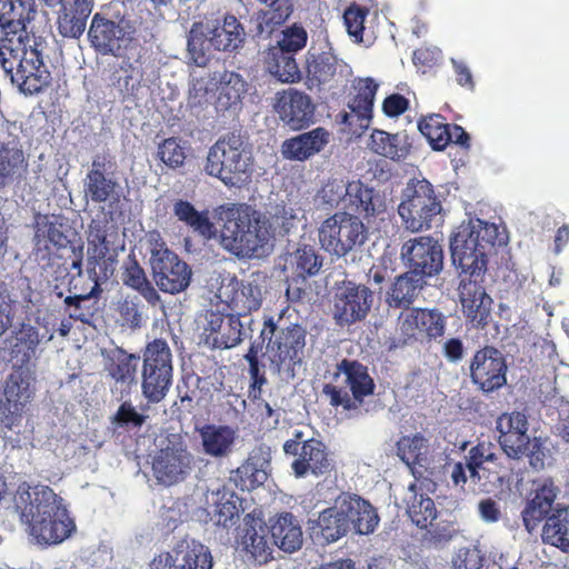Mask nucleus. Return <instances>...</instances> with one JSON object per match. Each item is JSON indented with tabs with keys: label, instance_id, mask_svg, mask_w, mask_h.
<instances>
[{
	"label": "nucleus",
	"instance_id": "nucleus-1",
	"mask_svg": "<svg viewBox=\"0 0 569 569\" xmlns=\"http://www.w3.org/2000/svg\"><path fill=\"white\" fill-rule=\"evenodd\" d=\"M223 222L220 246L240 258H260L269 254L277 236L289 233L300 221V209L292 204L269 203L264 213L249 206L228 203L217 210Z\"/></svg>",
	"mask_w": 569,
	"mask_h": 569
},
{
	"label": "nucleus",
	"instance_id": "nucleus-2",
	"mask_svg": "<svg viewBox=\"0 0 569 569\" xmlns=\"http://www.w3.org/2000/svg\"><path fill=\"white\" fill-rule=\"evenodd\" d=\"M34 14V0H0V64L28 94L39 92L49 81L39 46L27 33Z\"/></svg>",
	"mask_w": 569,
	"mask_h": 569
},
{
	"label": "nucleus",
	"instance_id": "nucleus-3",
	"mask_svg": "<svg viewBox=\"0 0 569 569\" xmlns=\"http://www.w3.org/2000/svg\"><path fill=\"white\" fill-rule=\"evenodd\" d=\"M14 507L37 545H60L77 529L63 499L48 486L21 483L14 495Z\"/></svg>",
	"mask_w": 569,
	"mask_h": 569
},
{
	"label": "nucleus",
	"instance_id": "nucleus-4",
	"mask_svg": "<svg viewBox=\"0 0 569 569\" xmlns=\"http://www.w3.org/2000/svg\"><path fill=\"white\" fill-rule=\"evenodd\" d=\"M498 228L480 219L461 223L450 240L452 264L461 273L478 277L487 269L488 258L497 253Z\"/></svg>",
	"mask_w": 569,
	"mask_h": 569
},
{
	"label": "nucleus",
	"instance_id": "nucleus-5",
	"mask_svg": "<svg viewBox=\"0 0 569 569\" xmlns=\"http://www.w3.org/2000/svg\"><path fill=\"white\" fill-rule=\"evenodd\" d=\"M252 164L249 144L240 133L231 132L209 149L203 170L227 187H241L250 180Z\"/></svg>",
	"mask_w": 569,
	"mask_h": 569
},
{
	"label": "nucleus",
	"instance_id": "nucleus-6",
	"mask_svg": "<svg viewBox=\"0 0 569 569\" xmlns=\"http://www.w3.org/2000/svg\"><path fill=\"white\" fill-rule=\"evenodd\" d=\"M375 387L366 366L343 359L336 366L331 380L325 383L321 393L330 406L340 407L352 418L360 415L365 398L373 393Z\"/></svg>",
	"mask_w": 569,
	"mask_h": 569
},
{
	"label": "nucleus",
	"instance_id": "nucleus-7",
	"mask_svg": "<svg viewBox=\"0 0 569 569\" xmlns=\"http://www.w3.org/2000/svg\"><path fill=\"white\" fill-rule=\"evenodd\" d=\"M442 211L433 186L425 178H411L400 192L397 212L401 227L418 233L429 230Z\"/></svg>",
	"mask_w": 569,
	"mask_h": 569
},
{
	"label": "nucleus",
	"instance_id": "nucleus-8",
	"mask_svg": "<svg viewBox=\"0 0 569 569\" xmlns=\"http://www.w3.org/2000/svg\"><path fill=\"white\" fill-rule=\"evenodd\" d=\"M147 243L151 276L157 288L170 295L186 291L192 278L189 264L167 247L158 232H149Z\"/></svg>",
	"mask_w": 569,
	"mask_h": 569
},
{
	"label": "nucleus",
	"instance_id": "nucleus-9",
	"mask_svg": "<svg viewBox=\"0 0 569 569\" xmlns=\"http://www.w3.org/2000/svg\"><path fill=\"white\" fill-rule=\"evenodd\" d=\"M157 448L152 458V473L159 483L172 486L184 481L191 475L194 456L188 449L182 435L168 433L159 437Z\"/></svg>",
	"mask_w": 569,
	"mask_h": 569
},
{
	"label": "nucleus",
	"instance_id": "nucleus-10",
	"mask_svg": "<svg viewBox=\"0 0 569 569\" xmlns=\"http://www.w3.org/2000/svg\"><path fill=\"white\" fill-rule=\"evenodd\" d=\"M173 380L172 352L166 340L154 339L146 346L141 370V393L148 403H159Z\"/></svg>",
	"mask_w": 569,
	"mask_h": 569
},
{
	"label": "nucleus",
	"instance_id": "nucleus-11",
	"mask_svg": "<svg viewBox=\"0 0 569 569\" xmlns=\"http://www.w3.org/2000/svg\"><path fill=\"white\" fill-rule=\"evenodd\" d=\"M367 240V230L357 216L337 212L327 218L319 228L321 247L337 257L346 256Z\"/></svg>",
	"mask_w": 569,
	"mask_h": 569
},
{
	"label": "nucleus",
	"instance_id": "nucleus-12",
	"mask_svg": "<svg viewBox=\"0 0 569 569\" xmlns=\"http://www.w3.org/2000/svg\"><path fill=\"white\" fill-rule=\"evenodd\" d=\"M400 258L410 271L432 277L443 267V250L431 236H418L406 240L400 249Z\"/></svg>",
	"mask_w": 569,
	"mask_h": 569
},
{
	"label": "nucleus",
	"instance_id": "nucleus-13",
	"mask_svg": "<svg viewBox=\"0 0 569 569\" xmlns=\"http://www.w3.org/2000/svg\"><path fill=\"white\" fill-rule=\"evenodd\" d=\"M130 23L118 10L111 16L108 12H97L91 20L88 39L91 46L101 54H117L123 47Z\"/></svg>",
	"mask_w": 569,
	"mask_h": 569
},
{
	"label": "nucleus",
	"instance_id": "nucleus-14",
	"mask_svg": "<svg viewBox=\"0 0 569 569\" xmlns=\"http://www.w3.org/2000/svg\"><path fill=\"white\" fill-rule=\"evenodd\" d=\"M373 303V292L363 284L343 282L337 288L333 301V317L340 326L362 321Z\"/></svg>",
	"mask_w": 569,
	"mask_h": 569
},
{
	"label": "nucleus",
	"instance_id": "nucleus-15",
	"mask_svg": "<svg viewBox=\"0 0 569 569\" xmlns=\"http://www.w3.org/2000/svg\"><path fill=\"white\" fill-rule=\"evenodd\" d=\"M271 337L267 346L269 359L273 370L279 373L283 368H290L300 361V353L305 348V331L298 327H288L277 330L270 326Z\"/></svg>",
	"mask_w": 569,
	"mask_h": 569
},
{
	"label": "nucleus",
	"instance_id": "nucleus-16",
	"mask_svg": "<svg viewBox=\"0 0 569 569\" xmlns=\"http://www.w3.org/2000/svg\"><path fill=\"white\" fill-rule=\"evenodd\" d=\"M30 375L22 368L13 370L6 379L3 398L0 399L1 422L12 429L31 399Z\"/></svg>",
	"mask_w": 569,
	"mask_h": 569
},
{
	"label": "nucleus",
	"instance_id": "nucleus-17",
	"mask_svg": "<svg viewBox=\"0 0 569 569\" xmlns=\"http://www.w3.org/2000/svg\"><path fill=\"white\" fill-rule=\"evenodd\" d=\"M176 558L169 553L159 555L151 562V569H211L212 556L209 548L196 540H183L174 548Z\"/></svg>",
	"mask_w": 569,
	"mask_h": 569
},
{
	"label": "nucleus",
	"instance_id": "nucleus-18",
	"mask_svg": "<svg viewBox=\"0 0 569 569\" xmlns=\"http://www.w3.org/2000/svg\"><path fill=\"white\" fill-rule=\"evenodd\" d=\"M559 492V487L550 478L536 483L521 511L523 526L529 533H532L553 511Z\"/></svg>",
	"mask_w": 569,
	"mask_h": 569
},
{
	"label": "nucleus",
	"instance_id": "nucleus-19",
	"mask_svg": "<svg viewBox=\"0 0 569 569\" xmlns=\"http://www.w3.org/2000/svg\"><path fill=\"white\" fill-rule=\"evenodd\" d=\"M206 512L210 521L224 529L239 519L238 497L220 483H212L204 493Z\"/></svg>",
	"mask_w": 569,
	"mask_h": 569
},
{
	"label": "nucleus",
	"instance_id": "nucleus-20",
	"mask_svg": "<svg viewBox=\"0 0 569 569\" xmlns=\"http://www.w3.org/2000/svg\"><path fill=\"white\" fill-rule=\"evenodd\" d=\"M527 417L520 412L500 415V448L513 459L529 456L530 439Z\"/></svg>",
	"mask_w": 569,
	"mask_h": 569
},
{
	"label": "nucleus",
	"instance_id": "nucleus-21",
	"mask_svg": "<svg viewBox=\"0 0 569 569\" xmlns=\"http://www.w3.org/2000/svg\"><path fill=\"white\" fill-rule=\"evenodd\" d=\"M356 94L348 103L349 112L342 121L350 128H367L372 114L373 100L378 84L371 78L357 79L353 84Z\"/></svg>",
	"mask_w": 569,
	"mask_h": 569
},
{
	"label": "nucleus",
	"instance_id": "nucleus-22",
	"mask_svg": "<svg viewBox=\"0 0 569 569\" xmlns=\"http://www.w3.org/2000/svg\"><path fill=\"white\" fill-rule=\"evenodd\" d=\"M276 110L282 121L298 130L312 121L313 106L303 92L289 89L279 94Z\"/></svg>",
	"mask_w": 569,
	"mask_h": 569
},
{
	"label": "nucleus",
	"instance_id": "nucleus-23",
	"mask_svg": "<svg viewBox=\"0 0 569 569\" xmlns=\"http://www.w3.org/2000/svg\"><path fill=\"white\" fill-rule=\"evenodd\" d=\"M289 456L293 457L291 468L297 478H303L308 475L318 477L331 469L327 448L317 439H311V442L302 445L297 453H290Z\"/></svg>",
	"mask_w": 569,
	"mask_h": 569
},
{
	"label": "nucleus",
	"instance_id": "nucleus-24",
	"mask_svg": "<svg viewBox=\"0 0 569 569\" xmlns=\"http://www.w3.org/2000/svg\"><path fill=\"white\" fill-rule=\"evenodd\" d=\"M202 451L214 459L229 457L237 445L238 431L227 425L207 423L197 428Z\"/></svg>",
	"mask_w": 569,
	"mask_h": 569
},
{
	"label": "nucleus",
	"instance_id": "nucleus-25",
	"mask_svg": "<svg viewBox=\"0 0 569 569\" xmlns=\"http://www.w3.org/2000/svg\"><path fill=\"white\" fill-rule=\"evenodd\" d=\"M345 506L346 502L342 492L335 499L333 506L319 513L312 530L317 537H320L323 540V542H336L350 530L349 518L345 511Z\"/></svg>",
	"mask_w": 569,
	"mask_h": 569
},
{
	"label": "nucleus",
	"instance_id": "nucleus-26",
	"mask_svg": "<svg viewBox=\"0 0 569 569\" xmlns=\"http://www.w3.org/2000/svg\"><path fill=\"white\" fill-rule=\"evenodd\" d=\"M270 460L269 449L262 446L254 448L247 460L232 471L230 480L241 490H252L262 485L267 476Z\"/></svg>",
	"mask_w": 569,
	"mask_h": 569
},
{
	"label": "nucleus",
	"instance_id": "nucleus-27",
	"mask_svg": "<svg viewBox=\"0 0 569 569\" xmlns=\"http://www.w3.org/2000/svg\"><path fill=\"white\" fill-rule=\"evenodd\" d=\"M425 284L422 274L408 270L395 278L386 292V303L390 308L408 309L421 295Z\"/></svg>",
	"mask_w": 569,
	"mask_h": 569
},
{
	"label": "nucleus",
	"instance_id": "nucleus-28",
	"mask_svg": "<svg viewBox=\"0 0 569 569\" xmlns=\"http://www.w3.org/2000/svg\"><path fill=\"white\" fill-rule=\"evenodd\" d=\"M345 68L337 57L330 51L320 53L308 52L307 72L309 88H320L321 86L331 84L337 80L338 74Z\"/></svg>",
	"mask_w": 569,
	"mask_h": 569
},
{
	"label": "nucleus",
	"instance_id": "nucleus-29",
	"mask_svg": "<svg viewBox=\"0 0 569 569\" xmlns=\"http://www.w3.org/2000/svg\"><path fill=\"white\" fill-rule=\"evenodd\" d=\"M541 541L569 553V506L557 503L541 528Z\"/></svg>",
	"mask_w": 569,
	"mask_h": 569
},
{
	"label": "nucleus",
	"instance_id": "nucleus-30",
	"mask_svg": "<svg viewBox=\"0 0 569 569\" xmlns=\"http://www.w3.org/2000/svg\"><path fill=\"white\" fill-rule=\"evenodd\" d=\"M329 142V132L323 128H316L288 139L282 144V154L290 160L303 161L320 152Z\"/></svg>",
	"mask_w": 569,
	"mask_h": 569
},
{
	"label": "nucleus",
	"instance_id": "nucleus-31",
	"mask_svg": "<svg viewBox=\"0 0 569 569\" xmlns=\"http://www.w3.org/2000/svg\"><path fill=\"white\" fill-rule=\"evenodd\" d=\"M351 207L360 211L368 223L371 219L380 218L385 220L388 209V200L386 194L373 190L361 183L360 181H351Z\"/></svg>",
	"mask_w": 569,
	"mask_h": 569
},
{
	"label": "nucleus",
	"instance_id": "nucleus-32",
	"mask_svg": "<svg viewBox=\"0 0 569 569\" xmlns=\"http://www.w3.org/2000/svg\"><path fill=\"white\" fill-rule=\"evenodd\" d=\"M343 499L345 511L349 518V529L352 527L359 535L372 533L380 519L371 503L349 492H343Z\"/></svg>",
	"mask_w": 569,
	"mask_h": 569
},
{
	"label": "nucleus",
	"instance_id": "nucleus-33",
	"mask_svg": "<svg viewBox=\"0 0 569 569\" xmlns=\"http://www.w3.org/2000/svg\"><path fill=\"white\" fill-rule=\"evenodd\" d=\"M270 533L273 545L284 552H295L303 543V533L299 520L289 512L279 515L271 523Z\"/></svg>",
	"mask_w": 569,
	"mask_h": 569
},
{
	"label": "nucleus",
	"instance_id": "nucleus-34",
	"mask_svg": "<svg viewBox=\"0 0 569 569\" xmlns=\"http://www.w3.org/2000/svg\"><path fill=\"white\" fill-rule=\"evenodd\" d=\"M204 21L207 31L213 37L214 49L218 51H234L243 46L246 32L234 16H226L222 27L217 20L204 19Z\"/></svg>",
	"mask_w": 569,
	"mask_h": 569
},
{
	"label": "nucleus",
	"instance_id": "nucleus-35",
	"mask_svg": "<svg viewBox=\"0 0 569 569\" xmlns=\"http://www.w3.org/2000/svg\"><path fill=\"white\" fill-rule=\"evenodd\" d=\"M83 192L87 201L117 202L120 199L121 187L112 172H88L83 179Z\"/></svg>",
	"mask_w": 569,
	"mask_h": 569
},
{
	"label": "nucleus",
	"instance_id": "nucleus-36",
	"mask_svg": "<svg viewBox=\"0 0 569 569\" xmlns=\"http://www.w3.org/2000/svg\"><path fill=\"white\" fill-rule=\"evenodd\" d=\"M460 302L462 311L477 326L487 323L490 315L492 299L476 283L460 284Z\"/></svg>",
	"mask_w": 569,
	"mask_h": 569
},
{
	"label": "nucleus",
	"instance_id": "nucleus-37",
	"mask_svg": "<svg viewBox=\"0 0 569 569\" xmlns=\"http://www.w3.org/2000/svg\"><path fill=\"white\" fill-rule=\"evenodd\" d=\"M213 37L207 31L203 20L194 21L187 38V52L189 60L197 67H206L213 57Z\"/></svg>",
	"mask_w": 569,
	"mask_h": 569
},
{
	"label": "nucleus",
	"instance_id": "nucleus-38",
	"mask_svg": "<svg viewBox=\"0 0 569 569\" xmlns=\"http://www.w3.org/2000/svg\"><path fill=\"white\" fill-rule=\"evenodd\" d=\"M497 353L495 348L486 347L476 353L470 367L473 382L485 392H491L498 388Z\"/></svg>",
	"mask_w": 569,
	"mask_h": 569
},
{
	"label": "nucleus",
	"instance_id": "nucleus-39",
	"mask_svg": "<svg viewBox=\"0 0 569 569\" xmlns=\"http://www.w3.org/2000/svg\"><path fill=\"white\" fill-rule=\"evenodd\" d=\"M117 237V227L110 220L104 217L93 219L88 231L89 260L104 259Z\"/></svg>",
	"mask_w": 569,
	"mask_h": 569
},
{
	"label": "nucleus",
	"instance_id": "nucleus-40",
	"mask_svg": "<svg viewBox=\"0 0 569 569\" xmlns=\"http://www.w3.org/2000/svg\"><path fill=\"white\" fill-rule=\"evenodd\" d=\"M264 67L267 71L284 83H292L300 79V70L293 54L280 47H270L264 52Z\"/></svg>",
	"mask_w": 569,
	"mask_h": 569
},
{
	"label": "nucleus",
	"instance_id": "nucleus-41",
	"mask_svg": "<svg viewBox=\"0 0 569 569\" xmlns=\"http://www.w3.org/2000/svg\"><path fill=\"white\" fill-rule=\"evenodd\" d=\"M247 526L242 537V546L251 558L259 563H266L271 558L274 546L268 538L270 529L260 520H252Z\"/></svg>",
	"mask_w": 569,
	"mask_h": 569
},
{
	"label": "nucleus",
	"instance_id": "nucleus-42",
	"mask_svg": "<svg viewBox=\"0 0 569 569\" xmlns=\"http://www.w3.org/2000/svg\"><path fill=\"white\" fill-rule=\"evenodd\" d=\"M138 360L139 356L116 348L107 352L104 368L116 382L130 385L136 378Z\"/></svg>",
	"mask_w": 569,
	"mask_h": 569
},
{
	"label": "nucleus",
	"instance_id": "nucleus-43",
	"mask_svg": "<svg viewBox=\"0 0 569 569\" xmlns=\"http://www.w3.org/2000/svg\"><path fill=\"white\" fill-rule=\"evenodd\" d=\"M407 513L411 521L419 528L425 529L437 518V510L435 502L431 498L418 495L416 485L412 483L408 487L406 496Z\"/></svg>",
	"mask_w": 569,
	"mask_h": 569
},
{
	"label": "nucleus",
	"instance_id": "nucleus-44",
	"mask_svg": "<svg viewBox=\"0 0 569 569\" xmlns=\"http://www.w3.org/2000/svg\"><path fill=\"white\" fill-rule=\"evenodd\" d=\"M122 282L138 291L151 306H156L161 300L157 289L148 280L144 270L136 260H130L126 264L122 273Z\"/></svg>",
	"mask_w": 569,
	"mask_h": 569
},
{
	"label": "nucleus",
	"instance_id": "nucleus-45",
	"mask_svg": "<svg viewBox=\"0 0 569 569\" xmlns=\"http://www.w3.org/2000/svg\"><path fill=\"white\" fill-rule=\"evenodd\" d=\"M246 82L238 73L231 71L219 72L218 104L222 109L236 107L246 92Z\"/></svg>",
	"mask_w": 569,
	"mask_h": 569
},
{
	"label": "nucleus",
	"instance_id": "nucleus-46",
	"mask_svg": "<svg viewBox=\"0 0 569 569\" xmlns=\"http://www.w3.org/2000/svg\"><path fill=\"white\" fill-rule=\"evenodd\" d=\"M369 148L383 157L390 159L403 158L408 152V143L402 134H389L381 130L371 133Z\"/></svg>",
	"mask_w": 569,
	"mask_h": 569
},
{
	"label": "nucleus",
	"instance_id": "nucleus-47",
	"mask_svg": "<svg viewBox=\"0 0 569 569\" xmlns=\"http://www.w3.org/2000/svg\"><path fill=\"white\" fill-rule=\"evenodd\" d=\"M189 88V103L203 106L212 100L219 82V72H192Z\"/></svg>",
	"mask_w": 569,
	"mask_h": 569
},
{
	"label": "nucleus",
	"instance_id": "nucleus-48",
	"mask_svg": "<svg viewBox=\"0 0 569 569\" xmlns=\"http://www.w3.org/2000/svg\"><path fill=\"white\" fill-rule=\"evenodd\" d=\"M173 211L179 220L186 222L202 237L210 239L216 234L214 227L209 221L208 217L197 211L190 202L183 200L177 201L173 206Z\"/></svg>",
	"mask_w": 569,
	"mask_h": 569
},
{
	"label": "nucleus",
	"instance_id": "nucleus-49",
	"mask_svg": "<svg viewBox=\"0 0 569 569\" xmlns=\"http://www.w3.org/2000/svg\"><path fill=\"white\" fill-rule=\"evenodd\" d=\"M34 241L37 247L48 249L49 243L63 247L67 243V238L61 230V226L53 218L39 216L34 223Z\"/></svg>",
	"mask_w": 569,
	"mask_h": 569
},
{
	"label": "nucleus",
	"instance_id": "nucleus-50",
	"mask_svg": "<svg viewBox=\"0 0 569 569\" xmlns=\"http://www.w3.org/2000/svg\"><path fill=\"white\" fill-rule=\"evenodd\" d=\"M290 264L295 276L300 278L301 281H305L307 276L317 274L321 268L319 257L315 249L309 246L298 248L290 257Z\"/></svg>",
	"mask_w": 569,
	"mask_h": 569
},
{
	"label": "nucleus",
	"instance_id": "nucleus-51",
	"mask_svg": "<svg viewBox=\"0 0 569 569\" xmlns=\"http://www.w3.org/2000/svg\"><path fill=\"white\" fill-rule=\"evenodd\" d=\"M24 156L17 147L3 146L0 148V184L8 179L20 176L26 169Z\"/></svg>",
	"mask_w": 569,
	"mask_h": 569
},
{
	"label": "nucleus",
	"instance_id": "nucleus-52",
	"mask_svg": "<svg viewBox=\"0 0 569 569\" xmlns=\"http://www.w3.org/2000/svg\"><path fill=\"white\" fill-rule=\"evenodd\" d=\"M418 128L435 150H442L446 147L447 124L443 123L441 116L431 114L421 119Z\"/></svg>",
	"mask_w": 569,
	"mask_h": 569
},
{
	"label": "nucleus",
	"instance_id": "nucleus-53",
	"mask_svg": "<svg viewBox=\"0 0 569 569\" xmlns=\"http://www.w3.org/2000/svg\"><path fill=\"white\" fill-rule=\"evenodd\" d=\"M242 325L238 317L227 315L219 335L212 338L211 347L217 349H229L241 342Z\"/></svg>",
	"mask_w": 569,
	"mask_h": 569
},
{
	"label": "nucleus",
	"instance_id": "nucleus-54",
	"mask_svg": "<svg viewBox=\"0 0 569 569\" xmlns=\"http://www.w3.org/2000/svg\"><path fill=\"white\" fill-rule=\"evenodd\" d=\"M397 331L402 345L418 340L421 336L420 309H405L398 318Z\"/></svg>",
	"mask_w": 569,
	"mask_h": 569
},
{
	"label": "nucleus",
	"instance_id": "nucleus-55",
	"mask_svg": "<svg viewBox=\"0 0 569 569\" xmlns=\"http://www.w3.org/2000/svg\"><path fill=\"white\" fill-rule=\"evenodd\" d=\"M89 17L60 9L58 16V30L61 36L78 39L86 30Z\"/></svg>",
	"mask_w": 569,
	"mask_h": 569
},
{
	"label": "nucleus",
	"instance_id": "nucleus-56",
	"mask_svg": "<svg viewBox=\"0 0 569 569\" xmlns=\"http://www.w3.org/2000/svg\"><path fill=\"white\" fill-rule=\"evenodd\" d=\"M446 317L436 309H420L421 336L438 339L445 335Z\"/></svg>",
	"mask_w": 569,
	"mask_h": 569
},
{
	"label": "nucleus",
	"instance_id": "nucleus-57",
	"mask_svg": "<svg viewBox=\"0 0 569 569\" xmlns=\"http://www.w3.org/2000/svg\"><path fill=\"white\" fill-rule=\"evenodd\" d=\"M281 34V39L277 41L274 47H280L291 54L300 51L307 44L308 33L301 26L292 24L282 30Z\"/></svg>",
	"mask_w": 569,
	"mask_h": 569
},
{
	"label": "nucleus",
	"instance_id": "nucleus-58",
	"mask_svg": "<svg viewBox=\"0 0 569 569\" xmlns=\"http://www.w3.org/2000/svg\"><path fill=\"white\" fill-rule=\"evenodd\" d=\"M351 182L342 179H331L321 189V198L328 204H338L343 200L348 206L351 201Z\"/></svg>",
	"mask_w": 569,
	"mask_h": 569
},
{
	"label": "nucleus",
	"instance_id": "nucleus-59",
	"mask_svg": "<svg viewBox=\"0 0 569 569\" xmlns=\"http://www.w3.org/2000/svg\"><path fill=\"white\" fill-rule=\"evenodd\" d=\"M116 86L121 92L133 94L139 88L141 80V72L139 68L132 66L130 62L123 61L116 71Z\"/></svg>",
	"mask_w": 569,
	"mask_h": 569
},
{
	"label": "nucleus",
	"instance_id": "nucleus-60",
	"mask_svg": "<svg viewBox=\"0 0 569 569\" xmlns=\"http://www.w3.org/2000/svg\"><path fill=\"white\" fill-rule=\"evenodd\" d=\"M159 159L168 167H181L186 159L184 148L174 138L166 139L158 148Z\"/></svg>",
	"mask_w": 569,
	"mask_h": 569
},
{
	"label": "nucleus",
	"instance_id": "nucleus-61",
	"mask_svg": "<svg viewBox=\"0 0 569 569\" xmlns=\"http://www.w3.org/2000/svg\"><path fill=\"white\" fill-rule=\"evenodd\" d=\"M482 560L476 547H462L455 551L451 563L453 569H482Z\"/></svg>",
	"mask_w": 569,
	"mask_h": 569
},
{
	"label": "nucleus",
	"instance_id": "nucleus-62",
	"mask_svg": "<svg viewBox=\"0 0 569 569\" xmlns=\"http://www.w3.org/2000/svg\"><path fill=\"white\" fill-rule=\"evenodd\" d=\"M425 447V439L420 436L403 438L398 443V456L407 466L419 462L421 450Z\"/></svg>",
	"mask_w": 569,
	"mask_h": 569
},
{
	"label": "nucleus",
	"instance_id": "nucleus-63",
	"mask_svg": "<svg viewBox=\"0 0 569 569\" xmlns=\"http://www.w3.org/2000/svg\"><path fill=\"white\" fill-rule=\"evenodd\" d=\"M16 313V300L7 286L0 282V336L11 327Z\"/></svg>",
	"mask_w": 569,
	"mask_h": 569
},
{
	"label": "nucleus",
	"instance_id": "nucleus-64",
	"mask_svg": "<svg viewBox=\"0 0 569 569\" xmlns=\"http://www.w3.org/2000/svg\"><path fill=\"white\" fill-rule=\"evenodd\" d=\"M495 453L483 443L472 448L467 457V467L470 476H479L482 465L492 462Z\"/></svg>",
	"mask_w": 569,
	"mask_h": 569
}]
</instances>
